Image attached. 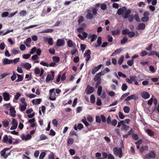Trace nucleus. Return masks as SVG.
Instances as JSON below:
<instances>
[{
  "label": "nucleus",
  "instance_id": "72a5a7b5",
  "mask_svg": "<svg viewBox=\"0 0 159 159\" xmlns=\"http://www.w3.org/2000/svg\"><path fill=\"white\" fill-rule=\"evenodd\" d=\"M92 9L93 15H97L98 14L97 11L98 10V9L95 7H93L92 8Z\"/></svg>",
  "mask_w": 159,
  "mask_h": 159
},
{
  "label": "nucleus",
  "instance_id": "412c9836",
  "mask_svg": "<svg viewBox=\"0 0 159 159\" xmlns=\"http://www.w3.org/2000/svg\"><path fill=\"white\" fill-rule=\"evenodd\" d=\"M136 96L134 94L131 95L127 97L125 99V101H127L132 99H135Z\"/></svg>",
  "mask_w": 159,
  "mask_h": 159
},
{
  "label": "nucleus",
  "instance_id": "473e14b6",
  "mask_svg": "<svg viewBox=\"0 0 159 159\" xmlns=\"http://www.w3.org/2000/svg\"><path fill=\"white\" fill-rule=\"evenodd\" d=\"M129 126L125 124H123L121 127L122 130H127L129 129Z\"/></svg>",
  "mask_w": 159,
  "mask_h": 159
},
{
  "label": "nucleus",
  "instance_id": "a19ab883",
  "mask_svg": "<svg viewBox=\"0 0 159 159\" xmlns=\"http://www.w3.org/2000/svg\"><path fill=\"white\" fill-rule=\"evenodd\" d=\"M123 110L125 113H128L130 111V108L129 107L125 106L124 107Z\"/></svg>",
  "mask_w": 159,
  "mask_h": 159
},
{
  "label": "nucleus",
  "instance_id": "4468645a",
  "mask_svg": "<svg viewBox=\"0 0 159 159\" xmlns=\"http://www.w3.org/2000/svg\"><path fill=\"white\" fill-rule=\"evenodd\" d=\"M102 38L101 37H99L98 38L97 42V44L94 43L93 46L95 48H98L102 44Z\"/></svg>",
  "mask_w": 159,
  "mask_h": 159
},
{
  "label": "nucleus",
  "instance_id": "f3484780",
  "mask_svg": "<svg viewBox=\"0 0 159 159\" xmlns=\"http://www.w3.org/2000/svg\"><path fill=\"white\" fill-rule=\"evenodd\" d=\"M41 101V99H33L32 101V102L33 105L39 104H40Z\"/></svg>",
  "mask_w": 159,
  "mask_h": 159
},
{
  "label": "nucleus",
  "instance_id": "f257e3e1",
  "mask_svg": "<svg viewBox=\"0 0 159 159\" xmlns=\"http://www.w3.org/2000/svg\"><path fill=\"white\" fill-rule=\"evenodd\" d=\"M131 13V10L130 9L127 10L126 7L124 6L122 8L118 9L117 13L119 15H122V16L124 19H126L129 17V15Z\"/></svg>",
  "mask_w": 159,
  "mask_h": 159
},
{
  "label": "nucleus",
  "instance_id": "4c0bfd02",
  "mask_svg": "<svg viewBox=\"0 0 159 159\" xmlns=\"http://www.w3.org/2000/svg\"><path fill=\"white\" fill-rule=\"evenodd\" d=\"M74 142L73 139L71 138H70L68 139L67 141V144L68 145H72Z\"/></svg>",
  "mask_w": 159,
  "mask_h": 159
},
{
  "label": "nucleus",
  "instance_id": "7c9ffc66",
  "mask_svg": "<svg viewBox=\"0 0 159 159\" xmlns=\"http://www.w3.org/2000/svg\"><path fill=\"white\" fill-rule=\"evenodd\" d=\"M111 33L113 35H116L118 34H119L120 33V30L119 29H117L116 30L112 31L111 32Z\"/></svg>",
  "mask_w": 159,
  "mask_h": 159
},
{
  "label": "nucleus",
  "instance_id": "6ab92c4d",
  "mask_svg": "<svg viewBox=\"0 0 159 159\" xmlns=\"http://www.w3.org/2000/svg\"><path fill=\"white\" fill-rule=\"evenodd\" d=\"M102 73V72H99L96 75L94 78V81H97L99 80V79L101 76Z\"/></svg>",
  "mask_w": 159,
  "mask_h": 159
},
{
  "label": "nucleus",
  "instance_id": "a18cd8bd",
  "mask_svg": "<svg viewBox=\"0 0 159 159\" xmlns=\"http://www.w3.org/2000/svg\"><path fill=\"white\" fill-rule=\"evenodd\" d=\"M97 38V35L95 34H93L90 42H93L95 41Z\"/></svg>",
  "mask_w": 159,
  "mask_h": 159
},
{
  "label": "nucleus",
  "instance_id": "cd10ccee",
  "mask_svg": "<svg viewBox=\"0 0 159 159\" xmlns=\"http://www.w3.org/2000/svg\"><path fill=\"white\" fill-rule=\"evenodd\" d=\"M155 55L156 56H157L159 59V54L156 51H152L151 52L149 53L148 56Z\"/></svg>",
  "mask_w": 159,
  "mask_h": 159
},
{
  "label": "nucleus",
  "instance_id": "37998d69",
  "mask_svg": "<svg viewBox=\"0 0 159 159\" xmlns=\"http://www.w3.org/2000/svg\"><path fill=\"white\" fill-rule=\"evenodd\" d=\"M8 137L7 135H5L3 137L2 141L3 143H7L8 140Z\"/></svg>",
  "mask_w": 159,
  "mask_h": 159
},
{
  "label": "nucleus",
  "instance_id": "680f3d73",
  "mask_svg": "<svg viewBox=\"0 0 159 159\" xmlns=\"http://www.w3.org/2000/svg\"><path fill=\"white\" fill-rule=\"evenodd\" d=\"M134 18L137 22H140V21L139 16L138 14H136L134 15Z\"/></svg>",
  "mask_w": 159,
  "mask_h": 159
},
{
  "label": "nucleus",
  "instance_id": "864d4df0",
  "mask_svg": "<svg viewBox=\"0 0 159 159\" xmlns=\"http://www.w3.org/2000/svg\"><path fill=\"white\" fill-rule=\"evenodd\" d=\"M48 42L49 45L50 46L52 45L53 44L52 39L51 38H49L48 39Z\"/></svg>",
  "mask_w": 159,
  "mask_h": 159
},
{
  "label": "nucleus",
  "instance_id": "603ef678",
  "mask_svg": "<svg viewBox=\"0 0 159 159\" xmlns=\"http://www.w3.org/2000/svg\"><path fill=\"white\" fill-rule=\"evenodd\" d=\"M129 30L128 29L124 30L122 31V34L124 35H126L129 34Z\"/></svg>",
  "mask_w": 159,
  "mask_h": 159
},
{
  "label": "nucleus",
  "instance_id": "c03bdc74",
  "mask_svg": "<svg viewBox=\"0 0 159 159\" xmlns=\"http://www.w3.org/2000/svg\"><path fill=\"white\" fill-rule=\"evenodd\" d=\"M102 88L101 86H99L98 88L97 93L98 96H100L101 94Z\"/></svg>",
  "mask_w": 159,
  "mask_h": 159
},
{
  "label": "nucleus",
  "instance_id": "9d476101",
  "mask_svg": "<svg viewBox=\"0 0 159 159\" xmlns=\"http://www.w3.org/2000/svg\"><path fill=\"white\" fill-rule=\"evenodd\" d=\"M141 97L145 99H148L150 97V95L146 91L142 92L141 93Z\"/></svg>",
  "mask_w": 159,
  "mask_h": 159
},
{
  "label": "nucleus",
  "instance_id": "49530a36",
  "mask_svg": "<svg viewBox=\"0 0 159 159\" xmlns=\"http://www.w3.org/2000/svg\"><path fill=\"white\" fill-rule=\"evenodd\" d=\"M47 138V137L46 135L44 134H42L40 136L39 140H43L46 139Z\"/></svg>",
  "mask_w": 159,
  "mask_h": 159
},
{
  "label": "nucleus",
  "instance_id": "ddd939ff",
  "mask_svg": "<svg viewBox=\"0 0 159 159\" xmlns=\"http://www.w3.org/2000/svg\"><path fill=\"white\" fill-rule=\"evenodd\" d=\"M86 93L88 94H90L93 92L94 88L93 87H91L90 86H88L86 89Z\"/></svg>",
  "mask_w": 159,
  "mask_h": 159
},
{
  "label": "nucleus",
  "instance_id": "bf43d9fd",
  "mask_svg": "<svg viewBox=\"0 0 159 159\" xmlns=\"http://www.w3.org/2000/svg\"><path fill=\"white\" fill-rule=\"evenodd\" d=\"M25 95L26 97H28L30 98H35L36 95L34 94H26Z\"/></svg>",
  "mask_w": 159,
  "mask_h": 159
},
{
  "label": "nucleus",
  "instance_id": "1a4fd4ad",
  "mask_svg": "<svg viewBox=\"0 0 159 159\" xmlns=\"http://www.w3.org/2000/svg\"><path fill=\"white\" fill-rule=\"evenodd\" d=\"M65 42L63 39H58L56 43V45L58 47L64 46L65 44Z\"/></svg>",
  "mask_w": 159,
  "mask_h": 159
},
{
  "label": "nucleus",
  "instance_id": "20e7f679",
  "mask_svg": "<svg viewBox=\"0 0 159 159\" xmlns=\"http://www.w3.org/2000/svg\"><path fill=\"white\" fill-rule=\"evenodd\" d=\"M51 74H49L48 75L46 79V81L48 82H49L51 80H53L55 77V72L53 70L51 71Z\"/></svg>",
  "mask_w": 159,
  "mask_h": 159
},
{
  "label": "nucleus",
  "instance_id": "69168bd1",
  "mask_svg": "<svg viewBox=\"0 0 159 159\" xmlns=\"http://www.w3.org/2000/svg\"><path fill=\"white\" fill-rule=\"evenodd\" d=\"M86 45L84 44H81L80 45L81 49L83 52H84L85 49Z\"/></svg>",
  "mask_w": 159,
  "mask_h": 159
},
{
  "label": "nucleus",
  "instance_id": "f03ea898",
  "mask_svg": "<svg viewBox=\"0 0 159 159\" xmlns=\"http://www.w3.org/2000/svg\"><path fill=\"white\" fill-rule=\"evenodd\" d=\"M113 150L114 153L115 155L116 156L118 155L120 158L122 157V150L121 148H118L117 147L114 148Z\"/></svg>",
  "mask_w": 159,
  "mask_h": 159
},
{
  "label": "nucleus",
  "instance_id": "7ed1b4c3",
  "mask_svg": "<svg viewBox=\"0 0 159 159\" xmlns=\"http://www.w3.org/2000/svg\"><path fill=\"white\" fill-rule=\"evenodd\" d=\"M156 156V152L153 151H151L149 153L145 155L144 158L145 159H153Z\"/></svg>",
  "mask_w": 159,
  "mask_h": 159
},
{
  "label": "nucleus",
  "instance_id": "c85d7f7f",
  "mask_svg": "<svg viewBox=\"0 0 159 159\" xmlns=\"http://www.w3.org/2000/svg\"><path fill=\"white\" fill-rule=\"evenodd\" d=\"M138 28L140 30H143L145 27V24L144 23H139L138 26Z\"/></svg>",
  "mask_w": 159,
  "mask_h": 159
},
{
  "label": "nucleus",
  "instance_id": "774afa93",
  "mask_svg": "<svg viewBox=\"0 0 159 159\" xmlns=\"http://www.w3.org/2000/svg\"><path fill=\"white\" fill-rule=\"evenodd\" d=\"M148 54V52H147L146 51H142L140 53V55L143 57H144L146 55H147Z\"/></svg>",
  "mask_w": 159,
  "mask_h": 159
},
{
  "label": "nucleus",
  "instance_id": "6e6d98bb",
  "mask_svg": "<svg viewBox=\"0 0 159 159\" xmlns=\"http://www.w3.org/2000/svg\"><path fill=\"white\" fill-rule=\"evenodd\" d=\"M124 57L123 56H121L118 60V64L119 65H121L122 64L123 61Z\"/></svg>",
  "mask_w": 159,
  "mask_h": 159
},
{
  "label": "nucleus",
  "instance_id": "79ce46f5",
  "mask_svg": "<svg viewBox=\"0 0 159 159\" xmlns=\"http://www.w3.org/2000/svg\"><path fill=\"white\" fill-rule=\"evenodd\" d=\"M128 88V86L126 84H123L121 87V89L123 91H125Z\"/></svg>",
  "mask_w": 159,
  "mask_h": 159
},
{
  "label": "nucleus",
  "instance_id": "052dcab7",
  "mask_svg": "<svg viewBox=\"0 0 159 159\" xmlns=\"http://www.w3.org/2000/svg\"><path fill=\"white\" fill-rule=\"evenodd\" d=\"M16 78V75L15 72L14 71L13 73V75L11 77V78L12 81H14Z\"/></svg>",
  "mask_w": 159,
  "mask_h": 159
},
{
  "label": "nucleus",
  "instance_id": "bb28decb",
  "mask_svg": "<svg viewBox=\"0 0 159 159\" xmlns=\"http://www.w3.org/2000/svg\"><path fill=\"white\" fill-rule=\"evenodd\" d=\"M17 76L18 79L16 80V82H19L22 81L23 79V77L21 75L16 74Z\"/></svg>",
  "mask_w": 159,
  "mask_h": 159
},
{
  "label": "nucleus",
  "instance_id": "e433bc0d",
  "mask_svg": "<svg viewBox=\"0 0 159 159\" xmlns=\"http://www.w3.org/2000/svg\"><path fill=\"white\" fill-rule=\"evenodd\" d=\"M20 95H21V94L20 93H19V92L16 93V95L15 96V97L14 98V99L13 100V101L15 102H15L14 101V100L15 99L16 100H17L18 99V98H19L20 97Z\"/></svg>",
  "mask_w": 159,
  "mask_h": 159
},
{
  "label": "nucleus",
  "instance_id": "f704fd0d",
  "mask_svg": "<svg viewBox=\"0 0 159 159\" xmlns=\"http://www.w3.org/2000/svg\"><path fill=\"white\" fill-rule=\"evenodd\" d=\"M52 60L55 63H57L59 61L60 59L58 57L53 56L52 57Z\"/></svg>",
  "mask_w": 159,
  "mask_h": 159
},
{
  "label": "nucleus",
  "instance_id": "dca6fc26",
  "mask_svg": "<svg viewBox=\"0 0 159 159\" xmlns=\"http://www.w3.org/2000/svg\"><path fill=\"white\" fill-rule=\"evenodd\" d=\"M83 127L84 126L83 124H82L81 123H79L77 126H76V125H75L74 128V129L76 130H77L78 129L81 130L83 129Z\"/></svg>",
  "mask_w": 159,
  "mask_h": 159
},
{
  "label": "nucleus",
  "instance_id": "39448f33",
  "mask_svg": "<svg viewBox=\"0 0 159 159\" xmlns=\"http://www.w3.org/2000/svg\"><path fill=\"white\" fill-rule=\"evenodd\" d=\"M54 89H52L49 90V93H50L49 99L51 101H55L56 100V93L54 92Z\"/></svg>",
  "mask_w": 159,
  "mask_h": 159
},
{
  "label": "nucleus",
  "instance_id": "09e8293b",
  "mask_svg": "<svg viewBox=\"0 0 159 159\" xmlns=\"http://www.w3.org/2000/svg\"><path fill=\"white\" fill-rule=\"evenodd\" d=\"M117 124V121L116 119H113L111 121V124L110 125H111L113 126H115Z\"/></svg>",
  "mask_w": 159,
  "mask_h": 159
},
{
  "label": "nucleus",
  "instance_id": "0eeeda50",
  "mask_svg": "<svg viewBox=\"0 0 159 159\" xmlns=\"http://www.w3.org/2000/svg\"><path fill=\"white\" fill-rule=\"evenodd\" d=\"M130 79L126 78V82L129 84H131L133 83L132 81H134L137 79V77L135 75L130 76H129Z\"/></svg>",
  "mask_w": 159,
  "mask_h": 159
},
{
  "label": "nucleus",
  "instance_id": "e2e57ef3",
  "mask_svg": "<svg viewBox=\"0 0 159 159\" xmlns=\"http://www.w3.org/2000/svg\"><path fill=\"white\" fill-rule=\"evenodd\" d=\"M34 73L36 75L40 74V70L39 69L36 68L34 69Z\"/></svg>",
  "mask_w": 159,
  "mask_h": 159
},
{
  "label": "nucleus",
  "instance_id": "4be33fe9",
  "mask_svg": "<svg viewBox=\"0 0 159 159\" xmlns=\"http://www.w3.org/2000/svg\"><path fill=\"white\" fill-rule=\"evenodd\" d=\"M67 46L69 47H72L74 45H75V43L72 41L70 39H68L67 42Z\"/></svg>",
  "mask_w": 159,
  "mask_h": 159
},
{
  "label": "nucleus",
  "instance_id": "a211bd4d",
  "mask_svg": "<svg viewBox=\"0 0 159 159\" xmlns=\"http://www.w3.org/2000/svg\"><path fill=\"white\" fill-rule=\"evenodd\" d=\"M22 66L26 70H29L31 67V65L28 63L23 64H22Z\"/></svg>",
  "mask_w": 159,
  "mask_h": 159
},
{
  "label": "nucleus",
  "instance_id": "2eb2a0df",
  "mask_svg": "<svg viewBox=\"0 0 159 159\" xmlns=\"http://www.w3.org/2000/svg\"><path fill=\"white\" fill-rule=\"evenodd\" d=\"M102 66V64L99 65L98 66L93 68L92 70L91 73L93 74H94L100 69Z\"/></svg>",
  "mask_w": 159,
  "mask_h": 159
},
{
  "label": "nucleus",
  "instance_id": "2f4dec72",
  "mask_svg": "<svg viewBox=\"0 0 159 159\" xmlns=\"http://www.w3.org/2000/svg\"><path fill=\"white\" fill-rule=\"evenodd\" d=\"M129 94L130 93L129 92L126 93L124 94L121 96L119 101H121L122 100L124 99L125 98H126V97L128 96Z\"/></svg>",
  "mask_w": 159,
  "mask_h": 159
},
{
  "label": "nucleus",
  "instance_id": "aec40b11",
  "mask_svg": "<svg viewBox=\"0 0 159 159\" xmlns=\"http://www.w3.org/2000/svg\"><path fill=\"white\" fill-rule=\"evenodd\" d=\"M13 62L12 60H9L7 58H5L3 61V63L4 65L9 64Z\"/></svg>",
  "mask_w": 159,
  "mask_h": 159
},
{
  "label": "nucleus",
  "instance_id": "13d9d810",
  "mask_svg": "<svg viewBox=\"0 0 159 159\" xmlns=\"http://www.w3.org/2000/svg\"><path fill=\"white\" fill-rule=\"evenodd\" d=\"M149 20V17L148 16H144L141 18L142 21L145 22L148 21Z\"/></svg>",
  "mask_w": 159,
  "mask_h": 159
},
{
  "label": "nucleus",
  "instance_id": "a878e982",
  "mask_svg": "<svg viewBox=\"0 0 159 159\" xmlns=\"http://www.w3.org/2000/svg\"><path fill=\"white\" fill-rule=\"evenodd\" d=\"M86 17L87 19L91 20L93 18L94 16L92 13H87Z\"/></svg>",
  "mask_w": 159,
  "mask_h": 159
},
{
  "label": "nucleus",
  "instance_id": "5701e85b",
  "mask_svg": "<svg viewBox=\"0 0 159 159\" xmlns=\"http://www.w3.org/2000/svg\"><path fill=\"white\" fill-rule=\"evenodd\" d=\"M146 132L147 133L148 135L151 137L153 136L154 135V132L149 129H146Z\"/></svg>",
  "mask_w": 159,
  "mask_h": 159
},
{
  "label": "nucleus",
  "instance_id": "393cba45",
  "mask_svg": "<svg viewBox=\"0 0 159 159\" xmlns=\"http://www.w3.org/2000/svg\"><path fill=\"white\" fill-rule=\"evenodd\" d=\"M11 52L12 54L15 55L19 53L20 52V51L19 50V49L17 50L15 48H13V49L11 50Z\"/></svg>",
  "mask_w": 159,
  "mask_h": 159
},
{
  "label": "nucleus",
  "instance_id": "58836bf2",
  "mask_svg": "<svg viewBox=\"0 0 159 159\" xmlns=\"http://www.w3.org/2000/svg\"><path fill=\"white\" fill-rule=\"evenodd\" d=\"M27 106V103L24 104L23 105L20 106V110L21 111H24L26 109V107Z\"/></svg>",
  "mask_w": 159,
  "mask_h": 159
},
{
  "label": "nucleus",
  "instance_id": "c9c22d12",
  "mask_svg": "<svg viewBox=\"0 0 159 159\" xmlns=\"http://www.w3.org/2000/svg\"><path fill=\"white\" fill-rule=\"evenodd\" d=\"M128 39L126 36H124L123 38L120 41V43L121 44H124L127 42Z\"/></svg>",
  "mask_w": 159,
  "mask_h": 159
},
{
  "label": "nucleus",
  "instance_id": "de8ad7c7",
  "mask_svg": "<svg viewBox=\"0 0 159 159\" xmlns=\"http://www.w3.org/2000/svg\"><path fill=\"white\" fill-rule=\"evenodd\" d=\"M53 31V29H48L45 30L43 31L42 32L43 33H49L52 32Z\"/></svg>",
  "mask_w": 159,
  "mask_h": 159
},
{
  "label": "nucleus",
  "instance_id": "3c124183",
  "mask_svg": "<svg viewBox=\"0 0 159 159\" xmlns=\"http://www.w3.org/2000/svg\"><path fill=\"white\" fill-rule=\"evenodd\" d=\"M135 35V34L134 31H129V33L128 34V37L129 38H132Z\"/></svg>",
  "mask_w": 159,
  "mask_h": 159
},
{
  "label": "nucleus",
  "instance_id": "f8f14e48",
  "mask_svg": "<svg viewBox=\"0 0 159 159\" xmlns=\"http://www.w3.org/2000/svg\"><path fill=\"white\" fill-rule=\"evenodd\" d=\"M10 95L7 92H4L3 93V96L4 100L5 101H8L10 99Z\"/></svg>",
  "mask_w": 159,
  "mask_h": 159
},
{
  "label": "nucleus",
  "instance_id": "6e6552de",
  "mask_svg": "<svg viewBox=\"0 0 159 159\" xmlns=\"http://www.w3.org/2000/svg\"><path fill=\"white\" fill-rule=\"evenodd\" d=\"M95 6L96 8L99 7H100L101 9L103 10H105L107 8V5L105 3H103L101 4L98 3L95 5Z\"/></svg>",
  "mask_w": 159,
  "mask_h": 159
},
{
  "label": "nucleus",
  "instance_id": "0e129e2a",
  "mask_svg": "<svg viewBox=\"0 0 159 159\" xmlns=\"http://www.w3.org/2000/svg\"><path fill=\"white\" fill-rule=\"evenodd\" d=\"M52 122L54 126L57 127V126L58 125V122L56 119L53 120Z\"/></svg>",
  "mask_w": 159,
  "mask_h": 159
},
{
  "label": "nucleus",
  "instance_id": "4d7b16f0",
  "mask_svg": "<svg viewBox=\"0 0 159 159\" xmlns=\"http://www.w3.org/2000/svg\"><path fill=\"white\" fill-rule=\"evenodd\" d=\"M46 153L44 152H41L39 157V159H43L45 157Z\"/></svg>",
  "mask_w": 159,
  "mask_h": 159
},
{
  "label": "nucleus",
  "instance_id": "5fc2aeb1",
  "mask_svg": "<svg viewBox=\"0 0 159 159\" xmlns=\"http://www.w3.org/2000/svg\"><path fill=\"white\" fill-rule=\"evenodd\" d=\"M132 137L135 140H137L139 139L138 135L137 134H132Z\"/></svg>",
  "mask_w": 159,
  "mask_h": 159
},
{
  "label": "nucleus",
  "instance_id": "c756f323",
  "mask_svg": "<svg viewBox=\"0 0 159 159\" xmlns=\"http://www.w3.org/2000/svg\"><path fill=\"white\" fill-rule=\"evenodd\" d=\"M122 49L120 48H119L116 50L112 54L111 56H113L116 54H118L120 53L122 51Z\"/></svg>",
  "mask_w": 159,
  "mask_h": 159
},
{
  "label": "nucleus",
  "instance_id": "9b49d317",
  "mask_svg": "<svg viewBox=\"0 0 159 159\" xmlns=\"http://www.w3.org/2000/svg\"><path fill=\"white\" fill-rule=\"evenodd\" d=\"M10 116L13 117L16 116V111L15 110V108L12 107H11L10 108Z\"/></svg>",
  "mask_w": 159,
  "mask_h": 159
},
{
  "label": "nucleus",
  "instance_id": "b1692460",
  "mask_svg": "<svg viewBox=\"0 0 159 159\" xmlns=\"http://www.w3.org/2000/svg\"><path fill=\"white\" fill-rule=\"evenodd\" d=\"M148 146H142L139 149V151L140 152L143 153L145 150H148Z\"/></svg>",
  "mask_w": 159,
  "mask_h": 159
},
{
  "label": "nucleus",
  "instance_id": "423d86ee",
  "mask_svg": "<svg viewBox=\"0 0 159 159\" xmlns=\"http://www.w3.org/2000/svg\"><path fill=\"white\" fill-rule=\"evenodd\" d=\"M91 52L90 50L89 49H88L85 51L84 54V55L86 56V59H85V60L87 62H88L91 59Z\"/></svg>",
  "mask_w": 159,
  "mask_h": 159
},
{
  "label": "nucleus",
  "instance_id": "ea45409f",
  "mask_svg": "<svg viewBox=\"0 0 159 159\" xmlns=\"http://www.w3.org/2000/svg\"><path fill=\"white\" fill-rule=\"evenodd\" d=\"M95 97L93 94H92L90 96V102L92 103H94L95 102Z\"/></svg>",
  "mask_w": 159,
  "mask_h": 159
},
{
  "label": "nucleus",
  "instance_id": "8fccbe9b",
  "mask_svg": "<svg viewBox=\"0 0 159 159\" xmlns=\"http://www.w3.org/2000/svg\"><path fill=\"white\" fill-rule=\"evenodd\" d=\"M3 126L5 127H6L9 125V122L7 120H4L2 121Z\"/></svg>",
  "mask_w": 159,
  "mask_h": 159
},
{
  "label": "nucleus",
  "instance_id": "338daca9",
  "mask_svg": "<svg viewBox=\"0 0 159 159\" xmlns=\"http://www.w3.org/2000/svg\"><path fill=\"white\" fill-rule=\"evenodd\" d=\"M84 19L83 17L82 16H81L79 18L78 20V23L79 25L81 22H83L84 21Z\"/></svg>",
  "mask_w": 159,
  "mask_h": 159
}]
</instances>
